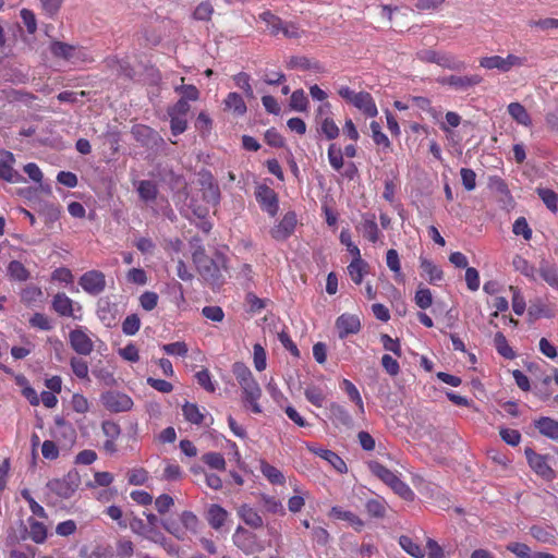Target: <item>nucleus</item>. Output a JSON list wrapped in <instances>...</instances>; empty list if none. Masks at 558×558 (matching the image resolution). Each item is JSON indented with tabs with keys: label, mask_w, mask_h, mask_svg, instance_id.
<instances>
[{
	"label": "nucleus",
	"mask_w": 558,
	"mask_h": 558,
	"mask_svg": "<svg viewBox=\"0 0 558 558\" xmlns=\"http://www.w3.org/2000/svg\"><path fill=\"white\" fill-rule=\"evenodd\" d=\"M336 328L339 338L344 339L349 335H355L361 330V320L356 315L345 313L336 319Z\"/></svg>",
	"instance_id": "16"
},
{
	"label": "nucleus",
	"mask_w": 558,
	"mask_h": 558,
	"mask_svg": "<svg viewBox=\"0 0 558 558\" xmlns=\"http://www.w3.org/2000/svg\"><path fill=\"white\" fill-rule=\"evenodd\" d=\"M202 460L205 464H207L210 469L217 470V471H225L226 470V460L223 456L219 452H207L204 453L202 457Z\"/></svg>",
	"instance_id": "50"
},
{
	"label": "nucleus",
	"mask_w": 558,
	"mask_h": 558,
	"mask_svg": "<svg viewBox=\"0 0 558 558\" xmlns=\"http://www.w3.org/2000/svg\"><path fill=\"white\" fill-rule=\"evenodd\" d=\"M1 155L3 158L0 159V179L10 183L25 182L23 175L13 168L15 156L9 150H3Z\"/></svg>",
	"instance_id": "12"
},
{
	"label": "nucleus",
	"mask_w": 558,
	"mask_h": 558,
	"mask_svg": "<svg viewBox=\"0 0 558 558\" xmlns=\"http://www.w3.org/2000/svg\"><path fill=\"white\" fill-rule=\"evenodd\" d=\"M195 265L201 276L207 281L215 282L220 277L218 264L208 256L202 259L196 258Z\"/></svg>",
	"instance_id": "21"
},
{
	"label": "nucleus",
	"mask_w": 558,
	"mask_h": 558,
	"mask_svg": "<svg viewBox=\"0 0 558 558\" xmlns=\"http://www.w3.org/2000/svg\"><path fill=\"white\" fill-rule=\"evenodd\" d=\"M28 525L31 538L37 544L44 543L47 538V529L45 524L29 518Z\"/></svg>",
	"instance_id": "49"
},
{
	"label": "nucleus",
	"mask_w": 558,
	"mask_h": 558,
	"mask_svg": "<svg viewBox=\"0 0 558 558\" xmlns=\"http://www.w3.org/2000/svg\"><path fill=\"white\" fill-rule=\"evenodd\" d=\"M437 64L453 71L465 69V63L462 60L448 52H439Z\"/></svg>",
	"instance_id": "39"
},
{
	"label": "nucleus",
	"mask_w": 558,
	"mask_h": 558,
	"mask_svg": "<svg viewBox=\"0 0 558 558\" xmlns=\"http://www.w3.org/2000/svg\"><path fill=\"white\" fill-rule=\"evenodd\" d=\"M50 51L54 57L69 61L78 58L81 53V50L77 47L61 41L51 43Z\"/></svg>",
	"instance_id": "23"
},
{
	"label": "nucleus",
	"mask_w": 558,
	"mask_h": 558,
	"mask_svg": "<svg viewBox=\"0 0 558 558\" xmlns=\"http://www.w3.org/2000/svg\"><path fill=\"white\" fill-rule=\"evenodd\" d=\"M536 193L551 213L558 211V195L555 191L547 187H537Z\"/></svg>",
	"instance_id": "40"
},
{
	"label": "nucleus",
	"mask_w": 558,
	"mask_h": 558,
	"mask_svg": "<svg viewBox=\"0 0 558 558\" xmlns=\"http://www.w3.org/2000/svg\"><path fill=\"white\" fill-rule=\"evenodd\" d=\"M141 328V319L137 314H131L122 323V331L126 336H134Z\"/></svg>",
	"instance_id": "62"
},
{
	"label": "nucleus",
	"mask_w": 558,
	"mask_h": 558,
	"mask_svg": "<svg viewBox=\"0 0 558 558\" xmlns=\"http://www.w3.org/2000/svg\"><path fill=\"white\" fill-rule=\"evenodd\" d=\"M508 113L519 124L530 126L532 119L526 109L519 102H511L508 105Z\"/></svg>",
	"instance_id": "34"
},
{
	"label": "nucleus",
	"mask_w": 558,
	"mask_h": 558,
	"mask_svg": "<svg viewBox=\"0 0 558 558\" xmlns=\"http://www.w3.org/2000/svg\"><path fill=\"white\" fill-rule=\"evenodd\" d=\"M96 313L101 323L110 327L117 318V305L111 303L108 298H101L97 302Z\"/></svg>",
	"instance_id": "19"
},
{
	"label": "nucleus",
	"mask_w": 558,
	"mask_h": 558,
	"mask_svg": "<svg viewBox=\"0 0 558 558\" xmlns=\"http://www.w3.org/2000/svg\"><path fill=\"white\" fill-rule=\"evenodd\" d=\"M330 515L338 520H343L349 522L355 531H361L364 522L352 511L343 510L341 507L335 506L330 510Z\"/></svg>",
	"instance_id": "28"
},
{
	"label": "nucleus",
	"mask_w": 558,
	"mask_h": 558,
	"mask_svg": "<svg viewBox=\"0 0 558 558\" xmlns=\"http://www.w3.org/2000/svg\"><path fill=\"white\" fill-rule=\"evenodd\" d=\"M530 319L536 320L539 318H551L555 316L554 311L539 298L533 300L527 310Z\"/></svg>",
	"instance_id": "24"
},
{
	"label": "nucleus",
	"mask_w": 558,
	"mask_h": 558,
	"mask_svg": "<svg viewBox=\"0 0 558 558\" xmlns=\"http://www.w3.org/2000/svg\"><path fill=\"white\" fill-rule=\"evenodd\" d=\"M420 267L422 268V271L429 281V283L437 284L439 281L442 280V270L433 260L421 256Z\"/></svg>",
	"instance_id": "25"
},
{
	"label": "nucleus",
	"mask_w": 558,
	"mask_h": 558,
	"mask_svg": "<svg viewBox=\"0 0 558 558\" xmlns=\"http://www.w3.org/2000/svg\"><path fill=\"white\" fill-rule=\"evenodd\" d=\"M233 544L246 555H251L262 550V546L258 543L256 534L238 526L232 535Z\"/></svg>",
	"instance_id": "5"
},
{
	"label": "nucleus",
	"mask_w": 558,
	"mask_h": 558,
	"mask_svg": "<svg viewBox=\"0 0 558 558\" xmlns=\"http://www.w3.org/2000/svg\"><path fill=\"white\" fill-rule=\"evenodd\" d=\"M340 387L342 390L345 391L349 399L355 403V405L357 407L359 413L363 415L365 413L364 402H363L361 393H360L359 389L355 387V385L352 381H350L349 379L344 378L340 383Z\"/></svg>",
	"instance_id": "31"
},
{
	"label": "nucleus",
	"mask_w": 558,
	"mask_h": 558,
	"mask_svg": "<svg viewBox=\"0 0 558 558\" xmlns=\"http://www.w3.org/2000/svg\"><path fill=\"white\" fill-rule=\"evenodd\" d=\"M296 226V215L293 211H288L284 214L282 219L271 230V236L277 241H283L288 239L295 229Z\"/></svg>",
	"instance_id": "15"
},
{
	"label": "nucleus",
	"mask_w": 558,
	"mask_h": 558,
	"mask_svg": "<svg viewBox=\"0 0 558 558\" xmlns=\"http://www.w3.org/2000/svg\"><path fill=\"white\" fill-rule=\"evenodd\" d=\"M494 344L497 352L505 359L512 360L515 357V353L512 348L508 344V341L504 333L497 332L494 337Z\"/></svg>",
	"instance_id": "47"
},
{
	"label": "nucleus",
	"mask_w": 558,
	"mask_h": 558,
	"mask_svg": "<svg viewBox=\"0 0 558 558\" xmlns=\"http://www.w3.org/2000/svg\"><path fill=\"white\" fill-rule=\"evenodd\" d=\"M369 128L374 143L378 146H383L384 148H389L391 143L388 136L381 132L380 124L377 121H372Z\"/></svg>",
	"instance_id": "59"
},
{
	"label": "nucleus",
	"mask_w": 558,
	"mask_h": 558,
	"mask_svg": "<svg viewBox=\"0 0 558 558\" xmlns=\"http://www.w3.org/2000/svg\"><path fill=\"white\" fill-rule=\"evenodd\" d=\"M527 463L530 468L541 477L546 481L555 478V471L548 464V457L535 452L532 448H525L524 450Z\"/></svg>",
	"instance_id": "7"
},
{
	"label": "nucleus",
	"mask_w": 558,
	"mask_h": 558,
	"mask_svg": "<svg viewBox=\"0 0 558 558\" xmlns=\"http://www.w3.org/2000/svg\"><path fill=\"white\" fill-rule=\"evenodd\" d=\"M255 198L262 210L270 217H275L278 214L279 199L275 190L266 184H258L255 190Z\"/></svg>",
	"instance_id": "4"
},
{
	"label": "nucleus",
	"mask_w": 558,
	"mask_h": 558,
	"mask_svg": "<svg viewBox=\"0 0 558 558\" xmlns=\"http://www.w3.org/2000/svg\"><path fill=\"white\" fill-rule=\"evenodd\" d=\"M340 243L347 247V251L353 258L361 257V251L352 241L351 232L349 229H343L339 236Z\"/></svg>",
	"instance_id": "60"
},
{
	"label": "nucleus",
	"mask_w": 558,
	"mask_h": 558,
	"mask_svg": "<svg viewBox=\"0 0 558 558\" xmlns=\"http://www.w3.org/2000/svg\"><path fill=\"white\" fill-rule=\"evenodd\" d=\"M225 106L228 110L233 111V113L239 117L244 116L247 110L243 97L235 92L228 94L227 98L225 99Z\"/></svg>",
	"instance_id": "33"
},
{
	"label": "nucleus",
	"mask_w": 558,
	"mask_h": 558,
	"mask_svg": "<svg viewBox=\"0 0 558 558\" xmlns=\"http://www.w3.org/2000/svg\"><path fill=\"white\" fill-rule=\"evenodd\" d=\"M357 229L362 232L363 236L373 244L377 243L383 236L374 215L364 216Z\"/></svg>",
	"instance_id": "22"
},
{
	"label": "nucleus",
	"mask_w": 558,
	"mask_h": 558,
	"mask_svg": "<svg viewBox=\"0 0 558 558\" xmlns=\"http://www.w3.org/2000/svg\"><path fill=\"white\" fill-rule=\"evenodd\" d=\"M195 378L197 380V384L203 387L208 392H215L217 385L215 381H213L211 374L207 368H204L202 371H198L195 374Z\"/></svg>",
	"instance_id": "61"
},
{
	"label": "nucleus",
	"mask_w": 558,
	"mask_h": 558,
	"mask_svg": "<svg viewBox=\"0 0 558 558\" xmlns=\"http://www.w3.org/2000/svg\"><path fill=\"white\" fill-rule=\"evenodd\" d=\"M253 363L257 372H263L267 367V354L259 343H255L253 347Z\"/></svg>",
	"instance_id": "58"
},
{
	"label": "nucleus",
	"mask_w": 558,
	"mask_h": 558,
	"mask_svg": "<svg viewBox=\"0 0 558 558\" xmlns=\"http://www.w3.org/2000/svg\"><path fill=\"white\" fill-rule=\"evenodd\" d=\"M368 468L373 475L378 477L389 487L400 477L396 472L389 470L377 461L369 462Z\"/></svg>",
	"instance_id": "26"
},
{
	"label": "nucleus",
	"mask_w": 558,
	"mask_h": 558,
	"mask_svg": "<svg viewBox=\"0 0 558 558\" xmlns=\"http://www.w3.org/2000/svg\"><path fill=\"white\" fill-rule=\"evenodd\" d=\"M365 508L368 514L374 518H384L386 514V501L383 498L369 499Z\"/></svg>",
	"instance_id": "56"
},
{
	"label": "nucleus",
	"mask_w": 558,
	"mask_h": 558,
	"mask_svg": "<svg viewBox=\"0 0 558 558\" xmlns=\"http://www.w3.org/2000/svg\"><path fill=\"white\" fill-rule=\"evenodd\" d=\"M53 311L62 317H71L75 320L82 319V306L80 303L74 302L65 293H57L51 302Z\"/></svg>",
	"instance_id": "3"
},
{
	"label": "nucleus",
	"mask_w": 558,
	"mask_h": 558,
	"mask_svg": "<svg viewBox=\"0 0 558 558\" xmlns=\"http://www.w3.org/2000/svg\"><path fill=\"white\" fill-rule=\"evenodd\" d=\"M183 416L192 424L199 425L203 423L204 415L195 403L185 402L182 407Z\"/></svg>",
	"instance_id": "46"
},
{
	"label": "nucleus",
	"mask_w": 558,
	"mask_h": 558,
	"mask_svg": "<svg viewBox=\"0 0 558 558\" xmlns=\"http://www.w3.org/2000/svg\"><path fill=\"white\" fill-rule=\"evenodd\" d=\"M238 515L252 529H260L264 525V520L259 512L247 504H243L238 508Z\"/></svg>",
	"instance_id": "20"
},
{
	"label": "nucleus",
	"mask_w": 558,
	"mask_h": 558,
	"mask_svg": "<svg viewBox=\"0 0 558 558\" xmlns=\"http://www.w3.org/2000/svg\"><path fill=\"white\" fill-rule=\"evenodd\" d=\"M260 500L267 512L281 515L286 513L282 502L276 497L263 494Z\"/></svg>",
	"instance_id": "52"
},
{
	"label": "nucleus",
	"mask_w": 558,
	"mask_h": 558,
	"mask_svg": "<svg viewBox=\"0 0 558 558\" xmlns=\"http://www.w3.org/2000/svg\"><path fill=\"white\" fill-rule=\"evenodd\" d=\"M71 348L81 355H89L94 350V342L86 328L78 326L69 333Z\"/></svg>",
	"instance_id": "9"
},
{
	"label": "nucleus",
	"mask_w": 558,
	"mask_h": 558,
	"mask_svg": "<svg viewBox=\"0 0 558 558\" xmlns=\"http://www.w3.org/2000/svg\"><path fill=\"white\" fill-rule=\"evenodd\" d=\"M161 350L168 355L182 357H184L189 352L187 344L183 341L166 343L161 347Z\"/></svg>",
	"instance_id": "63"
},
{
	"label": "nucleus",
	"mask_w": 558,
	"mask_h": 558,
	"mask_svg": "<svg viewBox=\"0 0 558 558\" xmlns=\"http://www.w3.org/2000/svg\"><path fill=\"white\" fill-rule=\"evenodd\" d=\"M8 275L14 281H26L29 278V271L19 260H12L8 265Z\"/></svg>",
	"instance_id": "44"
},
{
	"label": "nucleus",
	"mask_w": 558,
	"mask_h": 558,
	"mask_svg": "<svg viewBox=\"0 0 558 558\" xmlns=\"http://www.w3.org/2000/svg\"><path fill=\"white\" fill-rule=\"evenodd\" d=\"M201 185L204 199L214 206L218 205L220 202V190L210 172L202 173Z\"/></svg>",
	"instance_id": "17"
},
{
	"label": "nucleus",
	"mask_w": 558,
	"mask_h": 558,
	"mask_svg": "<svg viewBox=\"0 0 558 558\" xmlns=\"http://www.w3.org/2000/svg\"><path fill=\"white\" fill-rule=\"evenodd\" d=\"M162 527L173 535L177 539L183 541L185 539L183 527L180 523V520H175L173 518H166L161 520Z\"/></svg>",
	"instance_id": "53"
},
{
	"label": "nucleus",
	"mask_w": 558,
	"mask_h": 558,
	"mask_svg": "<svg viewBox=\"0 0 558 558\" xmlns=\"http://www.w3.org/2000/svg\"><path fill=\"white\" fill-rule=\"evenodd\" d=\"M386 263L387 267L395 274L396 280L402 282L404 280V277L401 271L399 254L395 248H390L387 251Z\"/></svg>",
	"instance_id": "41"
},
{
	"label": "nucleus",
	"mask_w": 558,
	"mask_h": 558,
	"mask_svg": "<svg viewBox=\"0 0 558 558\" xmlns=\"http://www.w3.org/2000/svg\"><path fill=\"white\" fill-rule=\"evenodd\" d=\"M78 487V480L75 475L68 474L62 478H54L47 483L50 493L56 494L62 499H69L73 496Z\"/></svg>",
	"instance_id": "8"
},
{
	"label": "nucleus",
	"mask_w": 558,
	"mask_h": 558,
	"mask_svg": "<svg viewBox=\"0 0 558 558\" xmlns=\"http://www.w3.org/2000/svg\"><path fill=\"white\" fill-rule=\"evenodd\" d=\"M366 267L367 264L362 259V257L352 258V262L348 266V274L355 284L362 283L364 274L366 272Z\"/></svg>",
	"instance_id": "35"
},
{
	"label": "nucleus",
	"mask_w": 558,
	"mask_h": 558,
	"mask_svg": "<svg viewBox=\"0 0 558 558\" xmlns=\"http://www.w3.org/2000/svg\"><path fill=\"white\" fill-rule=\"evenodd\" d=\"M242 390V401L244 407L248 408L253 413L259 414L263 412L259 404L262 397V388L255 378L240 385Z\"/></svg>",
	"instance_id": "6"
},
{
	"label": "nucleus",
	"mask_w": 558,
	"mask_h": 558,
	"mask_svg": "<svg viewBox=\"0 0 558 558\" xmlns=\"http://www.w3.org/2000/svg\"><path fill=\"white\" fill-rule=\"evenodd\" d=\"M148 478L149 474L143 468H134L128 472V482L131 485H144Z\"/></svg>",
	"instance_id": "64"
},
{
	"label": "nucleus",
	"mask_w": 558,
	"mask_h": 558,
	"mask_svg": "<svg viewBox=\"0 0 558 558\" xmlns=\"http://www.w3.org/2000/svg\"><path fill=\"white\" fill-rule=\"evenodd\" d=\"M395 494L404 499L405 501H413L415 498V493L412 488L403 482L400 477L395 481V483L390 486Z\"/></svg>",
	"instance_id": "54"
},
{
	"label": "nucleus",
	"mask_w": 558,
	"mask_h": 558,
	"mask_svg": "<svg viewBox=\"0 0 558 558\" xmlns=\"http://www.w3.org/2000/svg\"><path fill=\"white\" fill-rule=\"evenodd\" d=\"M438 82L442 85H448L456 90L465 92L469 88L478 85L482 82V77L476 74L465 76L449 75L440 77Z\"/></svg>",
	"instance_id": "14"
},
{
	"label": "nucleus",
	"mask_w": 558,
	"mask_h": 558,
	"mask_svg": "<svg viewBox=\"0 0 558 558\" xmlns=\"http://www.w3.org/2000/svg\"><path fill=\"white\" fill-rule=\"evenodd\" d=\"M289 106L298 112H305L308 109V99L302 88L295 89L290 97Z\"/></svg>",
	"instance_id": "43"
},
{
	"label": "nucleus",
	"mask_w": 558,
	"mask_h": 558,
	"mask_svg": "<svg viewBox=\"0 0 558 558\" xmlns=\"http://www.w3.org/2000/svg\"><path fill=\"white\" fill-rule=\"evenodd\" d=\"M327 155L331 168L336 171H340L344 165L342 149L340 147H337L336 144H330L328 147Z\"/></svg>",
	"instance_id": "51"
},
{
	"label": "nucleus",
	"mask_w": 558,
	"mask_h": 558,
	"mask_svg": "<svg viewBox=\"0 0 558 558\" xmlns=\"http://www.w3.org/2000/svg\"><path fill=\"white\" fill-rule=\"evenodd\" d=\"M306 400L317 408H322L326 400V392L318 386H308L304 391Z\"/></svg>",
	"instance_id": "45"
},
{
	"label": "nucleus",
	"mask_w": 558,
	"mask_h": 558,
	"mask_svg": "<svg viewBox=\"0 0 558 558\" xmlns=\"http://www.w3.org/2000/svg\"><path fill=\"white\" fill-rule=\"evenodd\" d=\"M259 470L262 474L274 485H283L286 477L283 473L276 466L269 464L265 460H260Z\"/></svg>",
	"instance_id": "29"
},
{
	"label": "nucleus",
	"mask_w": 558,
	"mask_h": 558,
	"mask_svg": "<svg viewBox=\"0 0 558 558\" xmlns=\"http://www.w3.org/2000/svg\"><path fill=\"white\" fill-rule=\"evenodd\" d=\"M259 19L266 24L271 35H279L282 32L284 22L270 11H265L259 15Z\"/></svg>",
	"instance_id": "37"
},
{
	"label": "nucleus",
	"mask_w": 558,
	"mask_h": 558,
	"mask_svg": "<svg viewBox=\"0 0 558 558\" xmlns=\"http://www.w3.org/2000/svg\"><path fill=\"white\" fill-rule=\"evenodd\" d=\"M227 518H228V512L221 506L211 505L208 508L207 521L214 530H216V531L220 530L223 526L225 522L227 521Z\"/></svg>",
	"instance_id": "27"
},
{
	"label": "nucleus",
	"mask_w": 558,
	"mask_h": 558,
	"mask_svg": "<svg viewBox=\"0 0 558 558\" xmlns=\"http://www.w3.org/2000/svg\"><path fill=\"white\" fill-rule=\"evenodd\" d=\"M232 373L239 385H242V383L250 381L251 379L254 378L251 369L243 362L233 363Z\"/></svg>",
	"instance_id": "57"
},
{
	"label": "nucleus",
	"mask_w": 558,
	"mask_h": 558,
	"mask_svg": "<svg viewBox=\"0 0 558 558\" xmlns=\"http://www.w3.org/2000/svg\"><path fill=\"white\" fill-rule=\"evenodd\" d=\"M338 95L347 102L356 108L366 118H375L378 114V109L373 96L367 92H354L349 86H340Z\"/></svg>",
	"instance_id": "2"
},
{
	"label": "nucleus",
	"mask_w": 558,
	"mask_h": 558,
	"mask_svg": "<svg viewBox=\"0 0 558 558\" xmlns=\"http://www.w3.org/2000/svg\"><path fill=\"white\" fill-rule=\"evenodd\" d=\"M137 193L144 202H154L158 193L157 185L150 180H142L137 184Z\"/></svg>",
	"instance_id": "36"
},
{
	"label": "nucleus",
	"mask_w": 558,
	"mask_h": 558,
	"mask_svg": "<svg viewBox=\"0 0 558 558\" xmlns=\"http://www.w3.org/2000/svg\"><path fill=\"white\" fill-rule=\"evenodd\" d=\"M81 288L90 295H98L106 289V277L99 270H88L78 280Z\"/></svg>",
	"instance_id": "10"
},
{
	"label": "nucleus",
	"mask_w": 558,
	"mask_h": 558,
	"mask_svg": "<svg viewBox=\"0 0 558 558\" xmlns=\"http://www.w3.org/2000/svg\"><path fill=\"white\" fill-rule=\"evenodd\" d=\"M307 449L314 454L327 461L336 471L339 473H345L348 471L347 464L343 459L338 456L335 451L316 447L314 445H307Z\"/></svg>",
	"instance_id": "18"
},
{
	"label": "nucleus",
	"mask_w": 558,
	"mask_h": 558,
	"mask_svg": "<svg viewBox=\"0 0 558 558\" xmlns=\"http://www.w3.org/2000/svg\"><path fill=\"white\" fill-rule=\"evenodd\" d=\"M462 121L460 114L454 111H448L445 116V121L440 122V130L446 133L447 137L450 136L451 130L458 128Z\"/></svg>",
	"instance_id": "55"
},
{
	"label": "nucleus",
	"mask_w": 558,
	"mask_h": 558,
	"mask_svg": "<svg viewBox=\"0 0 558 558\" xmlns=\"http://www.w3.org/2000/svg\"><path fill=\"white\" fill-rule=\"evenodd\" d=\"M399 544L402 549L414 558H424L425 549L409 536H401Z\"/></svg>",
	"instance_id": "42"
},
{
	"label": "nucleus",
	"mask_w": 558,
	"mask_h": 558,
	"mask_svg": "<svg viewBox=\"0 0 558 558\" xmlns=\"http://www.w3.org/2000/svg\"><path fill=\"white\" fill-rule=\"evenodd\" d=\"M318 132L324 135L328 141L336 140L340 134V129L332 118H322L319 122Z\"/></svg>",
	"instance_id": "38"
},
{
	"label": "nucleus",
	"mask_w": 558,
	"mask_h": 558,
	"mask_svg": "<svg viewBox=\"0 0 558 558\" xmlns=\"http://www.w3.org/2000/svg\"><path fill=\"white\" fill-rule=\"evenodd\" d=\"M102 405L110 412H126L132 409L133 400L125 393L107 391L101 395Z\"/></svg>",
	"instance_id": "11"
},
{
	"label": "nucleus",
	"mask_w": 558,
	"mask_h": 558,
	"mask_svg": "<svg viewBox=\"0 0 558 558\" xmlns=\"http://www.w3.org/2000/svg\"><path fill=\"white\" fill-rule=\"evenodd\" d=\"M535 427L542 435L554 440L558 439V421L550 417H541L535 422Z\"/></svg>",
	"instance_id": "32"
},
{
	"label": "nucleus",
	"mask_w": 558,
	"mask_h": 558,
	"mask_svg": "<svg viewBox=\"0 0 558 558\" xmlns=\"http://www.w3.org/2000/svg\"><path fill=\"white\" fill-rule=\"evenodd\" d=\"M180 523L184 531V536L186 537V534L190 533H196L198 529V518L196 514H194L192 511H183L180 514Z\"/></svg>",
	"instance_id": "48"
},
{
	"label": "nucleus",
	"mask_w": 558,
	"mask_h": 558,
	"mask_svg": "<svg viewBox=\"0 0 558 558\" xmlns=\"http://www.w3.org/2000/svg\"><path fill=\"white\" fill-rule=\"evenodd\" d=\"M513 268L530 280H536V272L539 277L554 290L558 292V267L546 259L539 262L538 269L534 267L527 259L520 255H515L512 259Z\"/></svg>",
	"instance_id": "1"
},
{
	"label": "nucleus",
	"mask_w": 558,
	"mask_h": 558,
	"mask_svg": "<svg viewBox=\"0 0 558 558\" xmlns=\"http://www.w3.org/2000/svg\"><path fill=\"white\" fill-rule=\"evenodd\" d=\"M328 410L329 418L331 420L335 427L347 430L354 427V420L343 405L337 402H331Z\"/></svg>",
	"instance_id": "13"
},
{
	"label": "nucleus",
	"mask_w": 558,
	"mask_h": 558,
	"mask_svg": "<svg viewBox=\"0 0 558 558\" xmlns=\"http://www.w3.org/2000/svg\"><path fill=\"white\" fill-rule=\"evenodd\" d=\"M506 548L518 558H548L542 556V551H532L526 544L520 542H511Z\"/></svg>",
	"instance_id": "30"
}]
</instances>
